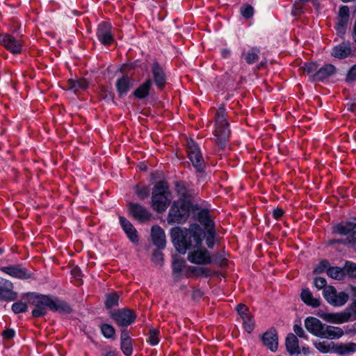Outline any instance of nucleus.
I'll list each match as a JSON object with an SVG mask.
<instances>
[{"label":"nucleus","mask_w":356,"mask_h":356,"mask_svg":"<svg viewBox=\"0 0 356 356\" xmlns=\"http://www.w3.org/2000/svg\"><path fill=\"white\" fill-rule=\"evenodd\" d=\"M171 238L176 250L185 254L188 252L187 259L196 265H208L212 262L210 252L203 246L202 241L207 239L202 227L196 224L188 229L175 227L171 230Z\"/></svg>","instance_id":"nucleus-1"},{"label":"nucleus","mask_w":356,"mask_h":356,"mask_svg":"<svg viewBox=\"0 0 356 356\" xmlns=\"http://www.w3.org/2000/svg\"><path fill=\"white\" fill-rule=\"evenodd\" d=\"M54 312L70 313L71 309L68 305L63 301L53 298L47 296H37L35 301V307L32 311L34 317H40L46 314L47 309Z\"/></svg>","instance_id":"nucleus-2"},{"label":"nucleus","mask_w":356,"mask_h":356,"mask_svg":"<svg viewBox=\"0 0 356 356\" xmlns=\"http://www.w3.org/2000/svg\"><path fill=\"white\" fill-rule=\"evenodd\" d=\"M172 197L168 186L163 181L156 184L152 195V207L158 213L165 211L168 207Z\"/></svg>","instance_id":"nucleus-3"},{"label":"nucleus","mask_w":356,"mask_h":356,"mask_svg":"<svg viewBox=\"0 0 356 356\" xmlns=\"http://www.w3.org/2000/svg\"><path fill=\"white\" fill-rule=\"evenodd\" d=\"M318 316L324 321L337 324H341L349 321L356 319V300L354 301L346 309L341 312L327 313L318 312Z\"/></svg>","instance_id":"nucleus-4"},{"label":"nucleus","mask_w":356,"mask_h":356,"mask_svg":"<svg viewBox=\"0 0 356 356\" xmlns=\"http://www.w3.org/2000/svg\"><path fill=\"white\" fill-rule=\"evenodd\" d=\"M230 131L228 122L225 118V111L223 108H220L216 115V129L214 134L216 141L220 147H224L228 138Z\"/></svg>","instance_id":"nucleus-5"},{"label":"nucleus","mask_w":356,"mask_h":356,"mask_svg":"<svg viewBox=\"0 0 356 356\" xmlns=\"http://www.w3.org/2000/svg\"><path fill=\"white\" fill-rule=\"evenodd\" d=\"M172 269L174 274L177 276H200L208 275L209 270L205 268H197L188 266L183 259L174 258L172 262Z\"/></svg>","instance_id":"nucleus-6"},{"label":"nucleus","mask_w":356,"mask_h":356,"mask_svg":"<svg viewBox=\"0 0 356 356\" xmlns=\"http://www.w3.org/2000/svg\"><path fill=\"white\" fill-rule=\"evenodd\" d=\"M189 215V205L183 200L174 202L169 213L168 221L175 223L184 222Z\"/></svg>","instance_id":"nucleus-7"},{"label":"nucleus","mask_w":356,"mask_h":356,"mask_svg":"<svg viewBox=\"0 0 356 356\" xmlns=\"http://www.w3.org/2000/svg\"><path fill=\"white\" fill-rule=\"evenodd\" d=\"M198 220L204 226V230L202 229L207 236V245L209 248H213L216 232L214 230V224L211 219L207 210L203 209L198 213Z\"/></svg>","instance_id":"nucleus-8"},{"label":"nucleus","mask_w":356,"mask_h":356,"mask_svg":"<svg viewBox=\"0 0 356 356\" xmlns=\"http://www.w3.org/2000/svg\"><path fill=\"white\" fill-rule=\"evenodd\" d=\"M323 296L327 302L335 307H341L346 304L348 300V295L345 292L337 293L332 286H326L323 291Z\"/></svg>","instance_id":"nucleus-9"},{"label":"nucleus","mask_w":356,"mask_h":356,"mask_svg":"<svg viewBox=\"0 0 356 356\" xmlns=\"http://www.w3.org/2000/svg\"><path fill=\"white\" fill-rule=\"evenodd\" d=\"M187 152L193 166L198 171H202L204 167V162L198 145L193 140H189L187 142Z\"/></svg>","instance_id":"nucleus-10"},{"label":"nucleus","mask_w":356,"mask_h":356,"mask_svg":"<svg viewBox=\"0 0 356 356\" xmlns=\"http://www.w3.org/2000/svg\"><path fill=\"white\" fill-rule=\"evenodd\" d=\"M112 318L120 326H128L136 320V315L132 310L120 309L112 314Z\"/></svg>","instance_id":"nucleus-11"},{"label":"nucleus","mask_w":356,"mask_h":356,"mask_svg":"<svg viewBox=\"0 0 356 356\" xmlns=\"http://www.w3.org/2000/svg\"><path fill=\"white\" fill-rule=\"evenodd\" d=\"M1 44L13 54H19L23 45L21 40H17L13 36L5 34L0 39Z\"/></svg>","instance_id":"nucleus-12"},{"label":"nucleus","mask_w":356,"mask_h":356,"mask_svg":"<svg viewBox=\"0 0 356 356\" xmlns=\"http://www.w3.org/2000/svg\"><path fill=\"white\" fill-rule=\"evenodd\" d=\"M129 210L132 217L140 222L147 221L152 218L151 213L140 204L131 203Z\"/></svg>","instance_id":"nucleus-13"},{"label":"nucleus","mask_w":356,"mask_h":356,"mask_svg":"<svg viewBox=\"0 0 356 356\" xmlns=\"http://www.w3.org/2000/svg\"><path fill=\"white\" fill-rule=\"evenodd\" d=\"M305 326L307 331L313 335L322 338L325 325L318 318L314 317L307 318L305 321Z\"/></svg>","instance_id":"nucleus-14"},{"label":"nucleus","mask_w":356,"mask_h":356,"mask_svg":"<svg viewBox=\"0 0 356 356\" xmlns=\"http://www.w3.org/2000/svg\"><path fill=\"white\" fill-rule=\"evenodd\" d=\"M97 35L99 40L104 44L108 45L113 40L111 33V25L108 23H101L98 26Z\"/></svg>","instance_id":"nucleus-15"},{"label":"nucleus","mask_w":356,"mask_h":356,"mask_svg":"<svg viewBox=\"0 0 356 356\" xmlns=\"http://www.w3.org/2000/svg\"><path fill=\"white\" fill-rule=\"evenodd\" d=\"M151 236L154 244L160 249L165 246L166 238L163 229L159 226H153L151 230Z\"/></svg>","instance_id":"nucleus-16"},{"label":"nucleus","mask_w":356,"mask_h":356,"mask_svg":"<svg viewBox=\"0 0 356 356\" xmlns=\"http://www.w3.org/2000/svg\"><path fill=\"white\" fill-rule=\"evenodd\" d=\"M120 223L126 233L127 237L132 242H137L138 241V236L137 234L136 229L134 228L133 225L125 218L120 216Z\"/></svg>","instance_id":"nucleus-17"},{"label":"nucleus","mask_w":356,"mask_h":356,"mask_svg":"<svg viewBox=\"0 0 356 356\" xmlns=\"http://www.w3.org/2000/svg\"><path fill=\"white\" fill-rule=\"evenodd\" d=\"M264 343L272 351H275L278 346L277 334L275 330H270L263 336Z\"/></svg>","instance_id":"nucleus-18"},{"label":"nucleus","mask_w":356,"mask_h":356,"mask_svg":"<svg viewBox=\"0 0 356 356\" xmlns=\"http://www.w3.org/2000/svg\"><path fill=\"white\" fill-rule=\"evenodd\" d=\"M351 53V48L348 43L342 42L335 46L332 50V56L342 59L348 57Z\"/></svg>","instance_id":"nucleus-19"},{"label":"nucleus","mask_w":356,"mask_h":356,"mask_svg":"<svg viewBox=\"0 0 356 356\" xmlns=\"http://www.w3.org/2000/svg\"><path fill=\"white\" fill-rule=\"evenodd\" d=\"M355 222H341L333 227V232L335 234L339 235H348L351 234L353 236V233L355 229Z\"/></svg>","instance_id":"nucleus-20"},{"label":"nucleus","mask_w":356,"mask_h":356,"mask_svg":"<svg viewBox=\"0 0 356 356\" xmlns=\"http://www.w3.org/2000/svg\"><path fill=\"white\" fill-rule=\"evenodd\" d=\"M152 74L157 87L159 88H163L165 83V75L163 69L156 63L153 64Z\"/></svg>","instance_id":"nucleus-21"},{"label":"nucleus","mask_w":356,"mask_h":356,"mask_svg":"<svg viewBox=\"0 0 356 356\" xmlns=\"http://www.w3.org/2000/svg\"><path fill=\"white\" fill-rule=\"evenodd\" d=\"M287 351L291 355L300 353V348L299 346L298 340L293 334L291 333L287 335L285 342Z\"/></svg>","instance_id":"nucleus-22"},{"label":"nucleus","mask_w":356,"mask_h":356,"mask_svg":"<svg viewBox=\"0 0 356 356\" xmlns=\"http://www.w3.org/2000/svg\"><path fill=\"white\" fill-rule=\"evenodd\" d=\"M343 334L344 332L341 327L325 325L322 338L335 339H339Z\"/></svg>","instance_id":"nucleus-23"},{"label":"nucleus","mask_w":356,"mask_h":356,"mask_svg":"<svg viewBox=\"0 0 356 356\" xmlns=\"http://www.w3.org/2000/svg\"><path fill=\"white\" fill-rule=\"evenodd\" d=\"M334 72L335 67L334 65L330 64L325 65L314 74V79L322 81L333 74Z\"/></svg>","instance_id":"nucleus-24"},{"label":"nucleus","mask_w":356,"mask_h":356,"mask_svg":"<svg viewBox=\"0 0 356 356\" xmlns=\"http://www.w3.org/2000/svg\"><path fill=\"white\" fill-rule=\"evenodd\" d=\"M121 349L123 353L129 356L132 354V343L129 336V334L126 331H123L121 334Z\"/></svg>","instance_id":"nucleus-25"},{"label":"nucleus","mask_w":356,"mask_h":356,"mask_svg":"<svg viewBox=\"0 0 356 356\" xmlns=\"http://www.w3.org/2000/svg\"><path fill=\"white\" fill-rule=\"evenodd\" d=\"M301 299L306 305L312 307H318L320 305L319 299L314 298L308 289L302 291Z\"/></svg>","instance_id":"nucleus-26"},{"label":"nucleus","mask_w":356,"mask_h":356,"mask_svg":"<svg viewBox=\"0 0 356 356\" xmlns=\"http://www.w3.org/2000/svg\"><path fill=\"white\" fill-rule=\"evenodd\" d=\"M2 271L5 273L19 279H26L28 275L25 270L22 268L15 266H6L2 268Z\"/></svg>","instance_id":"nucleus-27"},{"label":"nucleus","mask_w":356,"mask_h":356,"mask_svg":"<svg viewBox=\"0 0 356 356\" xmlns=\"http://www.w3.org/2000/svg\"><path fill=\"white\" fill-rule=\"evenodd\" d=\"M336 353L340 355H348L356 352V343L337 344Z\"/></svg>","instance_id":"nucleus-28"},{"label":"nucleus","mask_w":356,"mask_h":356,"mask_svg":"<svg viewBox=\"0 0 356 356\" xmlns=\"http://www.w3.org/2000/svg\"><path fill=\"white\" fill-rule=\"evenodd\" d=\"M315 347L322 353H336L337 344L333 342L320 341L315 343Z\"/></svg>","instance_id":"nucleus-29"},{"label":"nucleus","mask_w":356,"mask_h":356,"mask_svg":"<svg viewBox=\"0 0 356 356\" xmlns=\"http://www.w3.org/2000/svg\"><path fill=\"white\" fill-rule=\"evenodd\" d=\"M118 91L120 95L126 94L132 86L131 81L127 76H123L117 82Z\"/></svg>","instance_id":"nucleus-30"},{"label":"nucleus","mask_w":356,"mask_h":356,"mask_svg":"<svg viewBox=\"0 0 356 356\" xmlns=\"http://www.w3.org/2000/svg\"><path fill=\"white\" fill-rule=\"evenodd\" d=\"M151 86L152 81L150 79L147 80L143 85L135 90L134 95L140 99L145 97L149 94Z\"/></svg>","instance_id":"nucleus-31"},{"label":"nucleus","mask_w":356,"mask_h":356,"mask_svg":"<svg viewBox=\"0 0 356 356\" xmlns=\"http://www.w3.org/2000/svg\"><path fill=\"white\" fill-rule=\"evenodd\" d=\"M259 50L253 48L249 50L248 52L243 54V57L244 58L245 62L248 64H252L257 62L259 59Z\"/></svg>","instance_id":"nucleus-32"},{"label":"nucleus","mask_w":356,"mask_h":356,"mask_svg":"<svg viewBox=\"0 0 356 356\" xmlns=\"http://www.w3.org/2000/svg\"><path fill=\"white\" fill-rule=\"evenodd\" d=\"M327 274L335 280H342L345 275V270L339 267H331L327 270Z\"/></svg>","instance_id":"nucleus-33"},{"label":"nucleus","mask_w":356,"mask_h":356,"mask_svg":"<svg viewBox=\"0 0 356 356\" xmlns=\"http://www.w3.org/2000/svg\"><path fill=\"white\" fill-rule=\"evenodd\" d=\"M70 88L73 90H84L88 87V82L86 79H71L69 81Z\"/></svg>","instance_id":"nucleus-34"},{"label":"nucleus","mask_w":356,"mask_h":356,"mask_svg":"<svg viewBox=\"0 0 356 356\" xmlns=\"http://www.w3.org/2000/svg\"><path fill=\"white\" fill-rule=\"evenodd\" d=\"M101 332L104 337L111 339L114 337L115 330L114 327L107 323H104L100 326Z\"/></svg>","instance_id":"nucleus-35"},{"label":"nucleus","mask_w":356,"mask_h":356,"mask_svg":"<svg viewBox=\"0 0 356 356\" xmlns=\"http://www.w3.org/2000/svg\"><path fill=\"white\" fill-rule=\"evenodd\" d=\"M119 301V296L115 293H110L106 295V299L105 302L106 307L107 308H112L113 307H115L118 305Z\"/></svg>","instance_id":"nucleus-36"},{"label":"nucleus","mask_w":356,"mask_h":356,"mask_svg":"<svg viewBox=\"0 0 356 356\" xmlns=\"http://www.w3.org/2000/svg\"><path fill=\"white\" fill-rule=\"evenodd\" d=\"M242 319L243 322V327L245 331L248 333L252 332L254 327V321L252 316L250 314L244 316Z\"/></svg>","instance_id":"nucleus-37"},{"label":"nucleus","mask_w":356,"mask_h":356,"mask_svg":"<svg viewBox=\"0 0 356 356\" xmlns=\"http://www.w3.org/2000/svg\"><path fill=\"white\" fill-rule=\"evenodd\" d=\"M159 332L156 329H151L149 332V337L147 341L152 346H156L159 343L160 339L159 337Z\"/></svg>","instance_id":"nucleus-38"},{"label":"nucleus","mask_w":356,"mask_h":356,"mask_svg":"<svg viewBox=\"0 0 356 356\" xmlns=\"http://www.w3.org/2000/svg\"><path fill=\"white\" fill-rule=\"evenodd\" d=\"M28 309V306L26 302L19 301L15 302L12 305V310L15 314H19L22 312H25Z\"/></svg>","instance_id":"nucleus-39"},{"label":"nucleus","mask_w":356,"mask_h":356,"mask_svg":"<svg viewBox=\"0 0 356 356\" xmlns=\"http://www.w3.org/2000/svg\"><path fill=\"white\" fill-rule=\"evenodd\" d=\"M348 22V20L337 17V24L336 26V29L339 35H343L345 33Z\"/></svg>","instance_id":"nucleus-40"},{"label":"nucleus","mask_w":356,"mask_h":356,"mask_svg":"<svg viewBox=\"0 0 356 356\" xmlns=\"http://www.w3.org/2000/svg\"><path fill=\"white\" fill-rule=\"evenodd\" d=\"M345 273L351 277H356V264L347 261L344 266Z\"/></svg>","instance_id":"nucleus-41"},{"label":"nucleus","mask_w":356,"mask_h":356,"mask_svg":"<svg viewBox=\"0 0 356 356\" xmlns=\"http://www.w3.org/2000/svg\"><path fill=\"white\" fill-rule=\"evenodd\" d=\"M13 289V284L10 282L0 277V296L3 291H10Z\"/></svg>","instance_id":"nucleus-42"},{"label":"nucleus","mask_w":356,"mask_h":356,"mask_svg":"<svg viewBox=\"0 0 356 356\" xmlns=\"http://www.w3.org/2000/svg\"><path fill=\"white\" fill-rule=\"evenodd\" d=\"M317 65L314 63H305L302 66V70L304 73H307L308 74H312L316 71L317 70Z\"/></svg>","instance_id":"nucleus-43"},{"label":"nucleus","mask_w":356,"mask_h":356,"mask_svg":"<svg viewBox=\"0 0 356 356\" xmlns=\"http://www.w3.org/2000/svg\"><path fill=\"white\" fill-rule=\"evenodd\" d=\"M241 13L244 17L249 18L253 15V8L250 5H245L241 8Z\"/></svg>","instance_id":"nucleus-44"},{"label":"nucleus","mask_w":356,"mask_h":356,"mask_svg":"<svg viewBox=\"0 0 356 356\" xmlns=\"http://www.w3.org/2000/svg\"><path fill=\"white\" fill-rule=\"evenodd\" d=\"M338 17L346 20H349V8L348 6H343L340 7Z\"/></svg>","instance_id":"nucleus-45"},{"label":"nucleus","mask_w":356,"mask_h":356,"mask_svg":"<svg viewBox=\"0 0 356 356\" xmlns=\"http://www.w3.org/2000/svg\"><path fill=\"white\" fill-rule=\"evenodd\" d=\"M329 263L327 261H322L314 269V273H321L329 268Z\"/></svg>","instance_id":"nucleus-46"},{"label":"nucleus","mask_w":356,"mask_h":356,"mask_svg":"<svg viewBox=\"0 0 356 356\" xmlns=\"http://www.w3.org/2000/svg\"><path fill=\"white\" fill-rule=\"evenodd\" d=\"M236 309L241 318H243L244 316L250 314L249 312V309L245 305H243V304L238 305Z\"/></svg>","instance_id":"nucleus-47"},{"label":"nucleus","mask_w":356,"mask_h":356,"mask_svg":"<svg viewBox=\"0 0 356 356\" xmlns=\"http://www.w3.org/2000/svg\"><path fill=\"white\" fill-rule=\"evenodd\" d=\"M314 285L318 289H325L327 286L326 280L323 277H316L314 280Z\"/></svg>","instance_id":"nucleus-48"},{"label":"nucleus","mask_w":356,"mask_h":356,"mask_svg":"<svg viewBox=\"0 0 356 356\" xmlns=\"http://www.w3.org/2000/svg\"><path fill=\"white\" fill-rule=\"evenodd\" d=\"M152 260L157 264H161L163 260V253L159 251L154 252L152 255Z\"/></svg>","instance_id":"nucleus-49"},{"label":"nucleus","mask_w":356,"mask_h":356,"mask_svg":"<svg viewBox=\"0 0 356 356\" xmlns=\"http://www.w3.org/2000/svg\"><path fill=\"white\" fill-rule=\"evenodd\" d=\"M347 80L348 81H355L356 80V65H354L348 72L347 74Z\"/></svg>","instance_id":"nucleus-50"},{"label":"nucleus","mask_w":356,"mask_h":356,"mask_svg":"<svg viewBox=\"0 0 356 356\" xmlns=\"http://www.w3.org/2000/svg\"><path fill=\"white\" fill-rule=\"evenodd\" d=\"M136 193L140 199H145L148 196V191L146 188L139 189L137 188Z\"/></svg>","instance_id":"nucleus-51"},{"label":"nucleus","mask_w":356,"mask_h":356,"mask_svg":"<svg viewBox=\"0 0 356 356\" xmlns=\"http://www.w3.org/2000/svg\"><path fill=\"white\" fill-rule=\"evenodd\" d=\"M293 331L298 337H305V332L300 325H295L293 326Z\"/></svg>","instance_id":"nucleus-52"},{"label":"nucleus","mask_w":356,"mask_h":356,"mask_svg":"<svg viewBox=\"0 0 356 356\" xmlns=\"http://www.w3.org/2000/svg\"><path fill=\"white\" fill-rule=\"evenodd\" d=\"M15 335V331L11 329H8L5 330L3 333V336L5 339H12Z\"/></svg>","instance_id":"nucleus-53"},{"label":"nucleus","mask_w":356,"mask_h":356,"mask_svg":"<svg viewBox=\"0 0 356 356\" xmlns=\"http://www.w3.org/2000/svg\"><path fill=\"white\" fill-rule=\"evenodd\" d=\"M283 213L282 209L277 208L273 211V215L275 219H279L282 216Z\"/></svg>","instance_id":"nucleus-54"},{"label":"nucleus","mask_w":356,"mask_h":356,"mask_svg":"<svg viewBox=\"0 0 356 356\" xmlns=\"http://www.w3.org/2000/svg\"><path fill=\"white\" fill-rule=\"evenodd\" d=\"M221 56L224 58H228L231 56V50L229 49H222L221 50Z\"/></svg>","instance_id":"nucleus-55"},{"label":"nucleus","mask_w":356,"mask_h":356,"mask_svg":"<svg viewBox=\"0 0 356 356\" xmlns=\"http://www.w3.org/2000/svg\"><path fill=\"white\" fill-rule=\"evenodd\" d=\"M71 272H72V274L76 277L80 276V272L77 268H73Z\"/></svg>","instance_id":"nucleus-56"},{"label":"nucleus","mask_w":356,"mask_h":356,"mask_svg":"<svg viewBox=\"0 0 356 356\" xmlns=\"http://www.w3.org/2000/svg\"><path fill=\"white\" fill-rule=\"evenodd\" d=\"M104 356H118V353L115 351H110L107 353Z\"/></svg>","instance_id":"nucleus-57"},{"label":"nucleus","mask_w":356,"mask_h":356,"mask_svg":"<svg viewBox=\"0 0 356 356\" xmlns=\"http://www.w3.org/2000/svg\"><path fill=\"white\" fill-rule=\"evenodd\" d=\"M355 227H356V222H355ZM353 239L356 241V227L355 231L353 233Z\"/></svg>","instance_id":"nucleus-58"},{"label":"nucleus","mask_w":356,"mask_h":356,"mask_svg":"<svg viewBox=\"0 0 356 356\" xmlns=\"http://www.w3.org/2000/svg\"><path fill=\"white\" fill-rule=\"evenodd\" d=\"M302 351L305 354H306L308 352V348H306L303 347Z\"/></svg>","instance_id":"nucleus-59"},{"label":"nucleus","mask_w":356,"mask_h":356,"mask_svg":"<svg viewBox=\"0 0 356 356\" xmlns=\"http://www.w3.org/2000/svg\"><path fill=\"white\" fill-rule=\"evenodd\" d=\"M1 252H2V251H1V250L0 249V253H1Z\"/></svg>","instance_id":"nucleus-60"}]
</instances>
